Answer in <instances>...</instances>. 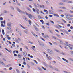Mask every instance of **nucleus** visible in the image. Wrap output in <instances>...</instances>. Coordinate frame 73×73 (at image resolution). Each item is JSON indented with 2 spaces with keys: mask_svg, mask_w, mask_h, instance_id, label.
<instances>
[{
  "mask_svg": "<svg viewBox=\"0 0 73 73\" xmlns=\"http://www.w3.org/2000/svg\"><path fill=\"white\" fill-rule=\"evenodd\" d=\"M47 51L49 54H53V52L52 50L50 49H47Z\"/></svg>",
  "mask_w": 73,
  "mask_h": 73,
  "instance_id": "nucleus-1",
  "label": "nucleus"
},
{
  "mask_svg": "<svg viewBox=\"0 0 73 73\" xmlns=\"http://www.w3.org/2000/svg\"><path fill=\"white\" fill-rule=\"evenodd\" d=\"M26 14L27 15H28V17L30 18V19H32V15L30 14H28L27 13V12H25Z\"/></svg>",
  "mask_w": 73,
  "mask_h": 73,
  "instance_id": "nucleus-2",
  "label": "nucleus"
},
{
  "mask_svg": "<svg viewBox=\"0 0 73 73\" xmlns=\"http://www.w3.org/2000/svg\"><path fill=\"white\" fill-rule=\"evenodd\" d=\"M17 10L19 12L22 13L23 14H25V13H24V11L22 12L21 11V10H20L19 8H17Z\"/></svg>",
  "mask_w": 73,
  "mask_h": 73,
  "instance_id": "nucleus-3",
  "label": "nucleus"
},
{
  "mask_svg": "<svg viewBox=\"0 0 73 73\" xmlns=\"http://www.w3.org/2000/svg\"><path fill=\"white\" fill-rule=\"evenodd\" d=\"M68 46L69 47L70 49L71 50H72L73 49L72 48H73V46L71 44H69V45H68Z\"/></svg>",
  "mask_w": 73,
  "mask_h": 73,
  "instance_id": "nucleus-4",
  "label": "nucleus"
},
{
  "mask_svg": "<svg viewBox=\"0 0 73 73\" xmlns=\"http://www.w3.org/2000/svg\"><path fill=\"white\" fill-rule=\"evenodd\" d=\"M11 24H12V23L11 22L8 23H7V25L8 26H11Z\"/></svg>",
  "mask_w": 73,
  "mask_h": 73,
  "instance_id": "nucleus-5",
  "label": "nucleus"
},
{
  "mask_svg": "<svg viewBox=\"0 0 73 73\" xmlns=\"http://www.w3.org/2000/svg\"><path fill=\"white\" fill-rule=\"evenodd\" d=\"M23 54L24 56H27V52L25 51H24V52H23Z\"/></svg>",
  "mask_w": 73,
  "mask_h": 73,
  "instance_id": "nucleus-6",
  "label": "nucleus"
},
{
  "mask_svg": "<svg viewBox=\"0 0 73 73\" xmlns=\"http://www.w3.org/2000/svg\"><path fill=\"white\" fill-rule=\"evenodd\" d=\"M64 44L66 46H68L69 45V44H68V42H65V44Z\"/></svg>",
  "mask_w": 73,
  "mask_h": 73,
  "instance_id": "nucleus-7",
  "label": "nucleus"
},
{
  "mask_svg": "<svg viewBox=\"0 0 73 73\" xmlns=\"http://www.w3.org/2000/svg\"><path fill=\"white\" fill-rule=\"evenodd\" d=\"M5 49H6V50H7V51L9 52H10V53L12 52V51H11V50H8V49H7L6 48H5Z\"/></svg>",
  "mask_w": 73,
  "mask_h": 73,
  "instance_id": "nucleus-8",
  "label": "nucleus"
},
{
  "mask_svg": "<svg viewBox=\"0 0 73 73\" xmlns=\"http://www.w3.org/2000/svg\"><path fill=\"white\" fill-rule=\"evenodd\" d=\"M2 34L4 35L5 34V33H4V30L3 29H2Z\"/></svg>",
  "mask_w": 73,
  "mask_h": 73,
  "instance_id": "nucleus-9",
  "label": "nucleus"
},
{
  "mask_svg": "<svg viewBox=\"0 0 73 73\" xmlns=\"http://www.w3.org/2000/svg\"><path fill=\"white\" fill-rule=\"evenodd\" d=\"M17 56L19 58H21V55L20 54H18Z\"/></svg>",
  "mask_w": 73,
  "mask_h": 73,
  "instance_id": "nucleus-10",
  "label": "nucleus"
},
{
  "mask_svg": "<svg viewBox=\"0 0 73 73\" xmlns=\"http://www.w3.org/2000/svg\"><path fill=\"white\" fill-rule=\"evenodd\" d=\"M1 23L4 24V25H5V21L4 20V21L1 22Z\"/></svg>",
  "mask_w": 73,
  "mask_h": 73,
  "instance_id": "nucleus-11",
  "label": "nucleus"
},
{
  "mask_svg": "<svg viewBox=\"0 0 73 73\" xmlns=\"http://www.w3.org/2000/svg\"><path fill=\"white\" fill-rule=\"evenodd\" d=\"M36 48V47L34 46H32V47H31V48H32V49L34 50L35 49H34V48Z\"/></svg>",
  "mask_w": 73,
  "mask_h": 73,
  "instance_id": "nucleus-12",
  "label": "nucleus"
},
{
  "mask_svg": "<svg viewBox=\"0 0 73 73\" xmlns=\"http://www.w3.org/2000/svg\"><path fill=\"white\" fill-rule=\"evenodd\" d=\"M48 60H52V58L50 57V56H49L48 57Z\"/></svg>",
  "mask_w": 73,
  "mask_h": 73,
  "instance_id": "nucleus-13",
  "label": "nucleus"
},
{
  "mask_svg": "<svg viewBox=\"0 0 73 73\" xmlns=\"http://www.w3.org/2000/svg\"><path fill=\"white\" fill-rule=\"evenodd\" d=\"M40 21L41 22L42 24H44V22L43 21V20H40Z\"/></svg>",
  "mask_w": 73,
  "mask_h": 73,
  "instance_id": "nucleus-14",
  "label": "nucleus"
},
{
  "mask_svg": "<svg viewBox=\"0 0 73 73\" xmlns=\"http://www.w3.org/2000/svg\"><path fill=\"white\" fill-rule=\"evenodd\" d=\"M16 71L17 72V73H20V71L19 70L17 69H16Z\"/></svg>",
  "mask_w": 73,
  "mask_h": 73,
  "instance_id": "nucleus-15",
  "label": "nucleus"
},
{
  "mask_svg": "<svg viewBox=\"0 0 73 73\" xmlns=\"http://www.w3.org/2000/svg\"><path fill=\"white\" fill-rule=\"evenodd\" d=\"M54 16H57V17H59V15H58V14H54Z\"/></svg>",
  "mask_w": 73,
  "mask_h": 73,
  "instance_id": "nucleus-16",
  "label": "nucleus"
},
{
  "mask_svg": "<svg viewBox=\"0 0 73 73\" xmlns=\"http://www.w3.org/2000/svg\"><path fill=\"white\" fill-rule=\"evenodd\" d=\"M42 68L43 69H44L45 70H46V68L44 67H42Z\"/></svg>",
  "mask_w": 73,
  "mask_h": 73,
  "instance_id": "nucleus-17",
  "label": "nucleus"
},
{
  "mask_svg": "<svg viewBox=\"0 0 73 73\" xmlns=\"http://www.w3.org/2000/svg\"><path fill=\"white\" fill-rule=\"evenodd\" d=\"M33 36H35V37H36H36H38V36L36 35L35 34H33Z\"/></svg>",
  "mask_w": 73,
  "mask_h": 73,
  "instance_id": "nucleus-18",
  "label": "nucleus"
},
{
  "mask_svg": "<svg viewBox=\"0 0 73 73\" xmlns=\"http://www.w3.org/2000/svg\"><path fill=\"white\" fill-rule=\"evenodd\" d=\"M20 26H21V27H22V28H23V29H25V27H24L22 25H20Z\"/></svg>",
  "mask_w": 73,
  "mask_h": 73,
  "instance_id": "nucleus-19",
  "label": "nucleus"
},
{
  "mask_svg": "<svg viewBox=\"0 0 73 73\" xmlns=\"http://www.w3.org/2000/svg\"><path fill=\"white\" fill-rule=\"evenodd\" d=\"M32 9L33 11H34V12H35V11H36V9H35L34 8H33Z\"/></svg>",
  "mask_w": 73,
  "mask_h": 73,
  "instance_id": "nucleus-20",
  "label": "nucleus"
},
{
  "mask_svg": "<svg viewBox=\"0 0 73 73\" xmlns=\"http://www.w3.org/2000/svg\"><path fill=\"white\" fill-rule=\"evenodd\" d=\"M7 29H9H9H11V28L9 26L7 27Z\"/></svg>",
  "mask_w": 73,
  "mask_h": 73,
  "instance_id": "nucleus-21",
  "label": "nucleus"
},
{
  "mask_svg": "<svg viewBox=\"0 0 73 73\" xmlns=\"http://www.w3.org/2000/svg\"><path fill=\"white\" fill-rule=\"evenodd\" d=\"M28 22H29V24H30V25H31V21L30 20H29Z\"/></svg>",
  "mask_w": 73,
  "mask_h": 73,
  "instance_id": "nucleus-22",
  "label": "nucleus"
},
{
  "mask_svg": "<svg viewBox=\"0 0 73 73\" xmlns=\"http://www.w3.org/2000/svg\"><path fill=\"white\" fill-rule=\"evenodd\" d=\"M35 30H36V31H38V29L37 28L35 27Z\"/></svg>",
  "mask_w": 73,
  "mask_h": 73,
  "instance_id": "nucleus-23",
  "label": "nucleus"
},
{
  "mask_svg": "<svg viewBox=\"0 0 73 73\" xmlns=\"http://www.w3.org/2000/svg\"><path fill=\"white\" fill-rule=\"evenodd\" d=\"M1 27H5V25H3V24H2L1 25Z\"/></svg>",
  "mask_w": 73,
  "mask_h": 73,
  "instance_id": "nucleus-24",
  "label": "nucleus"
},
{
  "mask_svg": "<svg viewBox=\"0 0 73 73\" xmlns=\"http://www.w3.org/2000/svg\"><path fill=\"white\" fill-rule=\"evenodd\" d=\"M60 43L61 44H63V42L62 41H60Z\"/></svg>",
  "mask_w": 73,
  "mask_h": 73,
  "instance_id": "nucleus-25",
  "label": "nucleus"
},
{
  "mask_svg": "<svg viewBox=\"0 0 73 73\" xmlns=\"http://www.w3.org/2000/svg\"><path fill=\"white\" fill-rule=\"evenodd\" d=\"M18 40L19 41H21V39H20V38H18Z\"/></svg>",
  "mask_w": 73,
  "mask_h": 73,
  "instance_id": "nucleus-26",
  "label": "nucleus"
},
{
  "mask_svg": "<svg viewBox=\"0 0 73 73\" xmlns=\"http://www.w3.org/2000/svg\"><path fill=\"white\" fill-rule=\"evenodd\" d=\"M49 31L50 32V33H52V31L51 30H49Z\"/></svg>",
  "mask_w": 73,
  "mask_h": 73,
  "instance_id": "nucleus-27",
  "label": "nucleus"
},
{
  "mask_svg": "<svg viewBox=\"0 0 73 73\" xmlns=\"http://www.w3.org/2000/svg\"><path fill=\"white\" fill-rule=\"evenodd\" d=\"M68 3H72V1H68Z\"/></svg>",
  "mask_w": 73,
  "mask_h": 73,
  "instance_id": "nucleus-28",
  "label": "nucleus"
},
{
  "mask_svg": "<svg viewBox=\"0 0 73 73\" xmlns=\"http://www.w3.org/2000/svg\"><path fill=\"white\" fill-rule=\"evenodd\" d=\"M16 42H19V40H18L17 39H16Z\"/></svg>",
  "mask_w": 73,
  "mask_h": 73,
  "instance_id": "nucleus-29",
  "label": "nucleus"
},
{
  "mask_svg": "<svg viewBox=\"0 0 73 73\" xmlns=\"http://www.w3.org/2000/svg\"><path fill=\"white\" fill-rule=\"evenodd\" d=\"M50 22L52 23V24H54V22L52 21H50Z\"/></svg>",
  "mask_w": 73,
  "mask_h": 73,
  "instance_id": "nucleus-30",
  "label": "nucleus"
},
{
  "mask_svg": "<svg viewBox=\"0 0 73 73\" xmlns=\"http://www.w3.org/2000/svg\"><path fill=\"white\" fill-rule=\"evenodd\" d=\"M55 31H56V32H58V33H59V31H58V30H57V29H55Z\"/></svg>",
  "mask_w": 73,
  "mask_h": 73,
  "instance_id": "nucleus-31",
  "label": "nucleus"
},
{
  "mask_svg": "<svg viewBox=\"0 0 73 73\" xmlns=\"http://www.w3.org/2000/svg\"><path fill=\"white\" fill-rule=\"evenodd\" d=\"M12 69V67H10L9 68V70H11Z\"/></svg>",
  "mask_w": 73,
  "mask_h": 73,
  "instance_id": "nucleus-32",
  "label": "nucleus"
},
{
  "mask_svg": "<svg viewBox=\"0 0 73 73\" xmlns=\"http://www.w3.org/2000/svg\"><path fill=\"white\" fill-rule=\"evenodd\" d=\"M12 46H13V47H15V45L14 44H12Z\"/></svg>",
  "mask_w": 73,
  "mask_h": 73,
  "instance_id": "nucleus-33",
  "label": "nucleus"
},
{
  "mask_svg": "<svg viewBox=\"0 0 73 73\" xmlns=\"http://www.w3.org/2000/svg\"><path fill=\"white\" fill-rule=\"evenodd\" d=\"M44 11L45 12H47L48 11V10H45V9H44Z\"/></svg>",
  "mask_w": 73,
  "mask_h": 73,
  "instance_id": "nucleus-34",
  "label": "nucleus"
},
{
  "mask_svg": "<svg viewBox=\"0 0 73 73\" xmlns=\"http://www.w3.org/2000/svg\"><path fill=\"white\" fill-rule=\"evenodd\" d=\"M57 36L58 37H61V36H60V35L57 34Z\"/></svg>",
  "mask_w": 73,
  "mask_h": 73,
  "instance_id": "nucleus-35",
  "label": "nucleus"
},
{
  "mask_svg": "<svg viewBox=\"0 0 73 73\" xmlns=\"http://www.w3.org/2000/svg\"><path fill=\"white\" fill-rule=\"evenodd\" d=\"M36 11H39V9H38L37 8H36Z\"/></svg>",
  "mask_w": 73,
  "mask_h": 73,
  "instance_id": "nucleus-36",
  "label": "nucleus"
},
{
  "mask_svg": "<svg viewBox=\"0 0 73 73\" xmlns=\"http://www.w3.org/2000/svg\"><path fill=\"white\" fill-rule=\"evenodd\" d=\"M4 13H7V11H6V10H5L4 11Z\"/></svg>",
  "mask_w": 73,
  "mask_h": 73,
  "instance_id": "nucleus-37",
  "label": "nucleus"
},
{
  "mask_svg": "<svg viewBox=\"0 0 73 73\" xmlns=\"http://www.w3.org/2000/svg\"><path fill=\"white\" fill-rule=\"evenodd\" d=\"M41 39H42V40H43V41H45V39H44L43 38H41Z\"/></svg>",
  "mask_w": 73,
  "mask_h": 73,
  "instance_id": "nucleus-38",
  "label": "nucleus"
},
{
  "mask_svg": "<svg viewBox=\"0 0 73 73\" xmlns=\"http://www.w3.org/2000/svg\"><path fill=\"white\" fill-rule=\"evenodd\" d=\"M24 32H25V33H26V34H28V32H27V31H24Z\"/></svg>",
  "mask_w": 73,
  "mask_h": 73,
  "instance_id": "nucleus-39",
  "label": "nucleus"
},
{
  "mask_svg": "<svg viewBox=\"0 0 73 73\" xmlns=\"http://www.w3.org/2000/svg\"><path fill=\"white\" fill-rule=\"evenodd\" d=\"M62 59L64 61H65L66 60V59H65L64 58H63Z\"/></svg>",
  "mask_w": 73,
  "mask_h": 73,
  "instance_id": "nucleus-40",
  "label": "nucleus"
},
{
  "mask_svg": "<svg viewBox=\"0 0 73 73\" xmlns=\"http://www.w3.org/2000/svg\"><path fill=\"white\" fill-rule=\"evenodd\" d=\"M7 39L9 40H11V37H8L7 38Z\"/></svg>",
  "mask_w": 73,
  "mask_h": 73,
  "instance_id": "nucleus-41",
  "label": "nucleus"
},
{
  "mask_svg": "<svg viewBox=\"0 0 73 73\" xmlns=\"http://www.w3.org/2000/svg\"><path fill=\"white\" fill-rule=\"evenodd\" d=\"M70 13H73V11H72L71 10H70Z\"/></svg>",
  "mask_w": 73,
  "mask_h": 73,
  "instance_id": "nucleus-42",
  "label": "nucleus"
},
{
  "mask_svg": "<svg viewBox=\"0 0 73 73\" xmlns=\"http://www.w3.org/2000/svg\"><path fill=\"white\" fill-rule=\"evenodd\" d=\"M67 27H70V24H68L67 25Z\"/></svg>",
  "mask_w": 73,
  "mask_h": 73,
  "instance_id": "nucleus-43",
  "label": "nucleus"
},
{
  "mask_svg": "<svg viewBox=\"0 0 73 73\" xmlns=\"http://www.w3.org/2000/svg\"><path fill=\"white\" fill-rule=\"evenodd\" d=\"M70 29H73V27L72 26H71Z\"/></svg>",
  "mask_w": 73,
  "mask_h": 73,
  "instance_id": "nucleus-44",
  "label": "nucleus"
},
{
  "mask_svg": "<svg viewBox=\"0 0 73 73\" xmlns=\"http://www.w3.org/2000/svg\"><path fill=\"white\" fill-rule=\"evenodd\" d=\"M22 50H23V48H21L20 49V51H21V52H22Z\"/></svg>",
  "mask_w": 73,
  "mask_h": 73,
  "instance_id": "nucleus-45",
  "label": "nucleus"
},
{
  "mask_svg": "<svg viewBox=\"0 0 73 73\" xmlns=\"http://www.w3.org/2000/svg\"><path fill=\"white\" fill-rule=\"evenodd\" d=\"M34 61L35 62L36 64H37V62L36 60H34Z\"/></svg>",
  "mask_w": 73,
  "mask_h": 73,
  "instance_id": "nucleus-46",
  "label": "nucleus"
},
{
  "mask_svg": "<svg viewBox=\"0 0 73 73\" xmlns=\"http://www.w3.org/2000/svg\"><path fill=\"white\" fill-rule=\"evenodd\" d=\"M45 18L46 19H48V17H47V16H45Z\"/></svg>",
  "mask_w": 73,
  "mask_h": 73,
  "instance_id": "nucleus-47",
  "label": "nucleus"
},
{
  "mask_svg": "<svg viewBox=\"0 0 73 73\" xmlns=\"http://www.w3.org/2000/svg\"><path fill=\"white\" fill-rule=\"evenodd\" d=\"M49 44H50V45H52H52H53V44H52V43H51L49 42Z\"/></svg>",
  "mask_w": 73,
  "mask_h": 73,
  "instance_id": "nucleus-48",
  "label": "nucleus"
},
{
  "mask_svg": "<svg viewBox=\"0 0 73 73\" xmlns=\"http://www.w3.org/2000/svg\"><path fill=\"white\" fill-rule=\"evenodd\" d=\"M55 51H56V52H60V51H59L58 50H55Z\"/></svg>",
  "mask_w": 73,
  "mask_h": 73,
  "instance_id": "nucleus-49",
  "label": "nucleus"
},
{
  "mask_svg": "<svg viewBox=\"0 0 73 73\" xmlns=\"http://www.w3.org/2000/svg\"><path fill=\"white\" fill-rule=\"evenodd\" d=\"M38 69L40 70H41V71H42V69H41V68H38Z\"/></svg>",
  "mask_w": 73,
  "mask_h": 73,
  "instance_id": "nucleus-50",
  "label": "nucleus"
},
{
  "mask_svg": "<svg viewBox=\"0 0 73 73\" xmlns=\"http://www.w3.org/2000/svg\"><path fill=\"white\" fill-rule=\"evenodd\" d=\"M59 4L60 5H62V4H63V3H59Z\"/></svg>",
  "mask_w": 73,
  "mask_h": 73,
  "instance_id": "nucleus-51",
  "label": "nucleus"
},
{
  "mask_svg": "<svg viewBox=\"0 0 73 73\" xmlns=\"http://www.w3.org/2000/svg\"><path fill=\"white\" fill-rule=\"evenodd\" d=\"M49 16H50V17H53V15H49Z\"/></svg>",
  "mask_w": 73,
  "mask_h": 73,
  "instance_id": "nucleus-52",
  "label": "nucleus"
},
{
  "mask_svg": "<svg viewBox=\"0 0 73 73\" xmlns=\"http://www.w3.org/2000/svg\"><path fill=\"white\" fill-rule=\"evenodd\" d=\"M23 64H24V65H26V63L25 62H24L23 63Z\"/></svg>",
  "mask_w": 73,
  "mask_h": 73,
  "instance_id": "nucleus-53",
  "label": "nucleus"
},
{
  "mask_svg": "<svg viewBox=\"0 0 73 73\" xmlns=\"http://www.w3.org/2000/svg\"><path fill=\"white\" fill-rule=\"evenodd\" d=\"M65 61H66V62L67 63H69V61L68 60H66Z\"/></svg>",
  "mask_w": 73,
  "mask_h": 73,
  "instance_id": "nucleus-54",
  "label": "nucleus"
},
{
  "mask_svg": "<svg viewBox=\"0 0 73 73\" xmlns=\"http://www.w3.org/2000/svg\"><path fill=\"white\" fill-rule=\"evenodd\" d=\"M8 42H9V43L10 44H12V42H11L10 41H9Z\"/></svg>",
  "mask_w": 73,
  "mask_h": 73,
  "instance_id": "nucleus-55",
  "label": "nucleus"
},
{
  "mask_svg": "<svg viewBox=\"0 0 73 73\" xmlns=\"http://www.w3.org/2000/svg\"><path fill=\"white\" fill-rule=\"evenodd\" d=\"M0 20H3V17H1L0 18Z\"/></svg>",
  "mask_w": 73,
  "mask_h": 73,
  "instance_id": "nucleus-56",
  "label": "nucleus"
},
{
  "mask_svg": "<svg viewBox=\"0 0 73 73\" xmlns=\"http://www.w3.org/2000/svg\"><path fill=\"white\" fill-rule=\"evenodd\" d=\"M46 3L47 4H49V2L48 1H46Z\"/></svg>",
  "mask_w": 73,
  "mask_h": 73,
  "instance_id": "nucleus-57",
  "label": "nucleus"
},
{
  "mask_svg": "<svg viewBox=\"0 0 73 73\" xmlns=\"http://www.w3.org/2000/svg\"><path fill=\"white\" fill-rule=\"evenodd\" d=\"M63 22H64L65 23H66V21L65 20H63Z\"/></svg>",
  "mask_w": 73,
  "mask_h": 73,
  "instance_id": "nucleus-58",
  "label": "nucleus"
},
{
  "mask_svg": "<svg viewBox=\"0 0 73 73\" xmlns=\"http://www.w3.org/2000/svg\"><path fill=\"white\" fill-rule=\"evenodd\" d=\"M14 56H15V57H16V56H17V54H14Z\"/></svg>",
  "mask_w": 73,
  "mask_h": 73,
  "instance_id": "nucleus-59",
  "label": "nucleus"
},
{
  "mask_svg": "<svg viewBox=\"0 0 73 73\" xmlns=\"http://www.w3.org/2000/svg\"><path fill=\"white\" fill-rule=\"evenodd\" d=\"M64 2H66V0H63Z\"/></svg>",
  "mask_w": 73,
  "mask_h": 73,
  "instance_id": "nucleus-60",
  "label": "nucleus"
},
{
  "mask_svg": "<svg viewBox=\"0 0 73 73\" xmlns=\"http://www.w3.org/2000/svg\"><path fill=\"white\" fill-rule=\"evenodd\" d=\"M16 53H19V51L17 50L16 51Z\"/></svg>",
  "mask_w": 73,
  "mask_h": 73,
  "instance_id": "nucleus-61",
  "label": "nucleus"
},
{
  "mask_svg": "<svg viewBox=\"0 0 73 73\" xmlns=\"http://www.w3.org/2000/svg\"><path fill=\"white\" fill-rule=\"evenodd\" d=\"M28 57H30V56H31V55H30V54H28Z\"/></svg>",
  "mask_w": 73,
  "mask_h": 73,
  "instance_id": "nucleus-62",
  "label": "nucleus"
},
{
  "mask_svg": "<svg viewBox=\"0 0 73 73\" xmlns=\"http://www.w3.org/2000/svg\"><path fill=\"white\" fill-rule=\"evenodd\" d=\"M3 41H5V38H3Z\"/></svg>",
  "mask_w": 73,
  "mask_h": 73,
  "instance_id": "nucleus-63",
  "label": "nucleus"
},
{
  "mask_svg": "<svg viewBox=\"0 0 73 73\" xmlns=\"http://www.w3.org/2000/svg\"><path fill=\"white\" fill-rule=\"evenodd\" d=\"M64 73H68V72H66V71H64Z\"/></svg>",
  "mask_w": 73,
  "mask_h": 73,
  "instance_id": "nucleus-64",
  "label": "nucleus"
}]
</instances>
